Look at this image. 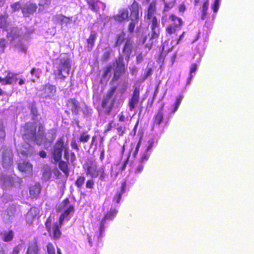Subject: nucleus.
<instances>
[{
    "label": "nucleus",
    "instance_id": "1",
    "mask_svg": "<svg viewBox=\"0 0 254 254\" xmlns=\"http://www.w3.org/2000/svg\"><path fill=\"white\" fill-rule=\"evenodd\" d=\"M59 211L62 212L59 218V224L56 223L53 227L52 230L50 227L52 221V217L50 216L46 222V227L49 233L52 231L54 237L58 238L60 237L61 233L60 231V227L62 225L64 221H67L71 218L74 211V207L71 205L68 198L65 199L58 206Z\"/></svg>",
    "mask_w": 254,
    "mask_h": 254
},
{
    "label": "nucleus",
    "instance_id": "2",
    "mask_svg": "<svg viewBox=\"0 0 254 254\" xmlns=\"http://www.w3.org/2000/svg\"><path fill=\"white\" fill-rule=\"evenodd\" d=\"M118 210L111 207L109 212L100 222L99 226L95 228L93 235L88 236V241L90 246L100 247L102 245V239L105 236V224L107 220H112L116 216Z\"/></svg>",
    "mask_w": 254,
    "mask_h": 254
},
{
    "label": "nucleus",
    "instance_id": "3",
    "mask_svg": "<svg viewBox=\"0 0 254 254\" xmlns=\"http://www.w3.org/2000/svg\"><path fill=\"white\" fill-rule=\"evenodd\" d=\"M155 11L156 2L153 1L149 4L147 13L148 19H151V29L152 33L150 37V43L146 44V47L149 49L151 48L153 43L158 39L160 34L159 22L156 17L154 16Z\"/></svg>",
    "mask_w": 254,
    "mask_h": 254
},
{
    "label": "nucleus",
    "instance_id": "4",
    "mask_svg": "<svg viewBox=\"0 0 254 254\" xmlns=\"http://www.w3.org/2000/svg\"><path fill=\"white\" fill-rule=\"evenodd\" d=\"M23 137L40 145L44 140V129L42 125L39 126L37 133H36V126L32 123H27L24 127Z\"/></svg>",
    "mask_w": 254,
    "mask_h": 254
},
{
    "label": "nucleus",
    "instance_id": "5",
    "mask_svg": "<svg viewBox=\"0 0 254 254\" xmlns=\"http://www.w3.org/2000/svg\"><path fill=\"white\" fill-rule=\"evenodd\" d=\"M55 73L61 79L64 78L69 74L71 64L67 55L61 54L54 63Z\"/></svg>",
    "mask_w": 254,
    "mask_h": 254
},
{
    "label": "nucleus",
    "instance_id": "6",
    "mask_svg": "<svg viewBox=\"0 0 254 254\" xmlns=\"http://www.w3.org/2000/svg\"><path fill=\"white\" fill-rule=\"evenodd\" d=\"M125 64H124V58L123 56H120L116 63L114 64V67L112 66H108L105 69L103 77L107 78L111 76V72L114 71L113 81H117L120 77L122 73L125 70Z\"/></svg>",
    "mask_w": 254,
    "mask_h": 254
},
{
    "label": "nucleus",
    "instance_id": "7",
    "mask_svg": "<svg viewBox=\"0 0 254 254\" xmlns=\"http://www.w3.org/2000/svg\"><path fill=\"white\" fill-rule=\"evenodd\" d=\"M115 91V88L111 89L103 99L102 102L103 108L107 109L108 111H110L114 107L119 108L123 102V100L121 97H113Z\"/></svg>",
    "mask_w": 254,
    "mask_h": 254
},
{
    "label": "nucleus",
    "instance_id": "8",
    "mask_svg": "<svg viewBox=\"0 0 254 254\" xmlns=\"http://www.w3.org/2000/svg\"><path fill=\"white\" fill-rule=\"evenodd\" d=\"M21 36V29L14 27H12L10 31H8L7 34V38L11 42L16 40L17 39H18V42L15 44V47L20 51L25 53L27 50V46L20 40Z\"/></svg>",
    "mask_w": 254,
    "mask_h": 254
},
{
    "label": "nucleus",
    "instance_id": "9",
    "mask_svg": "<svg viewBox=\"0 0 254 254\" xmlns=\"http://www.w3.org/2000/svg\"><path fill=\"white\" fill-rule=\"evenodd\" d=\"M153 139L149 140L148 142L147 146L144 147L141 150V157L139 160V162L134 170L135 174L140 173L143 170L144 166L142 163L148 160L151 154L150 150L153 146Z\"/></svg>",
    "mask_w": 254,
    "mask_h": 254
},
{
    "label": "nucleus",
    "instance_id": "10",
    "mask_svg": "<svg viewBox=\"0 0 254 254\" xmlns=\"http://www.w3.org/2000/svg\"><path fill=\"white\" fill-rule=\"evenodd\" d=\"M66 147L62 138H60L57 140L51 152L53 163L56 164L61 160L62 153L63 151H64Z\"/></svg>",
    "mask_w": 254,
    "mask_h": 254
},
{
    "label": "nucleus",
    "instance_id": "11",
    "mask_svg": "<svg viewBox=\"0 0 254 254\" xmlns=\"http://www.w3.org/2000/svg\"><path fill=\"white\" fill-rule=\"evenodd\" d=\"M4 189L11 186L18 187L21 182V180L15 175H7L3 174L0 178Z\"/></svg>",
    "mask_w": 254,
    "mask_h": 254
},
{
    "label": "nucleus",
    "instance_id": "12",
    "mask_svg": "<svg viewBox=\"0 0 254 254\" xmlns=\"http://www.w3.org/2000/svg\"><path fill=\"white\" fill-rule=\"evenodd\" d=\"M170 19L173 23L166 28L167 34L170 35L175 34L177 35L178 31L181 29L183 21L181 18L173 14L170 16Z\"/></svg>",
    "mask_w": 254,
    "mask_h": 254
},
{
    "label": "nucleus",
    "instance_id": "13",
    "mask_svg": "<svg viewBox=\"0 0 254 254\" xmlns=\"http://www.w3.org/2000/svg\"><path fill=\"white\" fill-rule=\"evenodd\" d=\"M98 168L95 160H91L84 165L86 175L91 178H97L98 176Z\"/></svg>",
    "mask_w": 254,
    "mask_h": 254
},
{
    "label": "nucleus",
    "instance_id": "14",
    "mask_svg": "<svg viewBox=\"0 0 254 254\" xmlns=\"http://www.w3.org/2000/svg\"><path fill=\"white\" fill-rule=\"evenodd\" d=\"M12 154L9 148L4 149L2 152V165L5 169L10 168L12 164Z\"/></svg>",
    "mask_w": 254,
    "mask_h": 254
},
{
    "label": "nucleus",
    "instance_id": "15",
    "mask_svg": "<svg viewBox=\"0 0 254 254\" xmlns=\"http://www.w3.org/2000/svg\"><path fill=\"white\" fill-rule=\"evenodd\" d=\"M18 153L22 156L30 157L33 154V149L28 143H26L21 146H18L17 148Z\"/></svg>",
    "mask_w": 254,
    "mask_h": 254
},
{
    "label": "nucleus",
    "instance_id": "16",
    "mask_svg": "<svg viewBox=\"0 0 254 254\" xmlns=\"http://www.w3.org/2000/svg\"><path fill=\"white\" fill-rule=\"evenodd\" d=\"M139 99V90L135 88L134 90L132 96L129 99L128 106L130 111H132L137 106Z\"/></svg>",
    "mask_w": 254,
    "mask_h": 254
},
{
    "label": "nucleus",
    "instance_id": "17",
    "mask_svg": "<svg viewBox=\"0 0 254 254\" xmlns=\"http://www.w3.org/2000/svg\"><path fill=\"white\" fill-rule=\"evenodd\" d=\"M18 168L20 172L25 174L26 176L31 175L32 174V165L29 162L24 161L19 163Z\"/></svg>",
    "mask_w": 254,
    "mask_h": 254
},
{
    "label": "nucleus",
    "instance_id": "18",
    "mask_svg": "<svg viewBox=\"0 0 254 254\" xmlns=\"http://www.w3.org/2000/svg\"><path fill=\"white\" fill-rule=\"evenodd\" d=\"M53 20L55 22L60 23L62 27L64 26L67 27L72 22V20L70 18L65 17L63 15L55 16L53 18Z\"/></svg>",
    "mask_w": 254,
    "mask_h": 254
},
{
    "label": "nucleus",
    "instance_id": "19",
    "mask_svg": "<svg viewBox=\"0 0 254 254\" xmlns=\"http://www.w3.org/2000/svg\"><path fill=\"white\" fill-rule=\"evenodd\" d=\"M37 6L35 4L27 3L22 8V11L24 16H29L33 14L36 10Z\"/></svg>",
    "mask_w": 254,
    "mask_h": 254
},
{
    "label": "nucleus",
    "instance_id": "20",
    "mask_svg": "<svg viewBox=\"0 0 254 254\" xmlns=\"http://www.w3.org/2000/svg\"><path fill=\"white\" fill-rule=\"evenodd\" d=\"M133 48V42L130 40H127L126 42L123 49V53L126 56V59L127 61L129 60V57L132 53Z\"/></svg>",
    "mask_w": 254,
    "mask_h": 254
},
{
    "label": "nucleus",
    "instance_id": "21",
    "mask_svg": "<svg viewBox=\"0 0 254 254\" xmlns=\"http://www.w3.org/2000/svg\"><path fill=\"white\" fill-rule=\"evenodd\" d=\"M39 210L36 207L31 208L27 212L26 216V220L29 224H31L36 217L39 214Z\"/></svg>",
    "mask_w": 254,
    "mask_h": 254
},
{
    "label": "nucleus",
    "instance_id": "22",
    "mask_svg": "<svg viewBox=\"0 0 254 254\" xmlns=\"http://www.w3.org/2000/svg\"><path fill=\"white\" fill-rule=\"evenodd\" d=\"M185 32H184L182 33L181 35H180L177 39V40H172L171 44L172 45L171 48L170 49L169 48L167 47V45L168 44L167 41H165L164 42L162 43V47L163 50H166V51H169L170 50H172V49L176 46L177 45H178L180 42L184 38V35H185Z\"/></svg>",
    "mask_w": 254,
    "mask_h": 254
},
{
    "label": "nucleus",
    "instance_id": "23",
    "mask_svg": "<svg viewBox=\"0 0 254 254\" xmlns=\"http://www.w3.org/2000/svg\"><path fill=\"white\" fill-rule=\"evenodd\" d=\"M128 17V12L126 9H121L119 13L114 16V19L119 22H122L127 19Z\"/></svg>",
    "mask_w": 254,
    "mask_h": 254
},
{
    "label": "nucleus",
    "instance_id": "24",
    "mask_svg": "<svg viewBox=\"0 0 254 254\" xmlns=\"http://www.w3.org/2000/svg\"><path fill=\"white\" fill-rule=\"evenodd\" d=\"M56 91V87L51 85H46L44 90L43 96L45 97L52 98Z\"/></svg>",
    "mask_w": 254,
    "mask_h": 254
},
{
    "label": "nucleus",
    "instance_id": "25",
    "mask_svg": "<svg viewBox=\"0 0 254 254\" xmlns=\"http://www.w3.org/2000/svg\"><path fill=\"white\" fill-rule=\"evenodd\" d=\"M97 38V33L95 31H91L90 33V36L89 38L87 39V49L88 51H91L94 45L95 40Z\"/></svg>",
    "mask_w": 254,
    "mask_h": 254
},
{
    "label": "nucleus",
    "instance_id": "26",
    "mask_svg": "<svg viewBox=\"0 0 254 254\" xmlns=\"http://www.w3.org/2000/svg\"><path fill=\"white\" fill-rule=\"evenodd\" d=\"M17 80L16 75L11 72H8L5 77L3 78L2 85L12 84Z\"/></svg>",
    "mask_w": 254,
    "mask_h": 254
},
{
    "label": "nucleus",
    "instance_id": "27",
    "mask_svg": "<svg viewBox=\"0 0 254 254\" xmlns=\"http://www.w3.org/2000/svg\"><path fill=\"white\" fill-rule=\"evenodd\" d=\"M6 15L0 14V28L4 31H8L9 27V22H8Z\"/></svg>",
    "mask_w": 254,
    "mask_h": 254
},
{
    "label": "nucleus",
    "instance_id": "28",
    "mask_svg": "<svg viewBox=\"0 0 254 254\" xmlns=\"http://www.w3.org/2000/svg\"><path fill=\"white\" fill-rule=\"evenodd\" d=\"M126 183L124 182L122 183V186L120 191H118L116 195L114 197L113 202L118 203L121 198L122 194L126 191Z\"/></svg>",
    "mask_w": 254,
    "mask_h": 254
},
{
    "label": "nucleus",
    "instance_id": "29",
    "mask_svg": "<svg viewBox=\"0 0 254 254\" xmlns=\"http://www.w3.org/2000/svg\"><path fill=\"white\" fill-rule=\"evenodd\" d=\"M98 176L99 180L101 181L106 182L108 181L109 176L107 173L105 172V167L102 165L98 168Z\"/></svg>",
    "mask_w": 254,
    "mask_h": 254
},
{
    "label": "nucleus",
    "instance_id": "30",
    "mask_svg": "<svg viewBox=\"0 0 254 254\" xmlns=\"http://www.w3.org/2000/svg\"><path fill=\"white\" fill-rule=\"evenodd\" d=\"M41 190L40 185L39 184H36L34 186L30 188V195L32 197H37L40 193Z\"/></svg>",
    "mask_w": 254,
    "mask_h": 254
},
{
    "label": "nucleus",
    "instance_id": "31",
    "mask_svg": "<svg viewBox=\"0 0 254 254\" xmlns=\"http://www.w3.org/2000/svg\"><path fill=\"white\" fill-rule=\"evenodd\" d=\"M13 232L12 230L5 231L1 234V239L4 242L11 241L13 237Z\"/></svg>",
    "mask_w": 254,
    "mask_h": 254
},
{
    "label": "nucleus",
    "instance_id": "32",
    "mask_svg": "<svg viewBox=\"0 0 254 254\" xmlns=\"http://www.w3.org/2000/svg\"><path fill=\"white\" fill-rule=\"evenodd\" d=\"M105 8V4L102 2L96 0L93 6H92L91 9L95 12L100 10H104Z\"/></svg>",
    "mask_w": 254,
    "mask_h": 254
},
{
    "label": "nucleus",
    "instance_id": "33",
    "mask_svg": "<svg viewBox=\"0 0 254 254\" xmlns=\"http://www.w3.org/2000/svg\"><path fill=\"white\" fill-rule=\"evenodd\" d=\"M183 96L182 95H179L177 97L176 102L171 109V113L173 114L177 111L183 100Z\"/></svg>",
    "mask_w": 254,
    "mask_h": 254
},
{
    "label": "nucleus",
    "instance_id": "34",
    "mask_svg": "<svg viewBox=\"0 0 254 254\" xmlns=\"http://www.w3.org/2000/svg\"><path fill=\"white\" fill-rule=\"evenodd\" d=\"M209 6V0H205L203 3L202 6L201 7V19L202 20H204L207 14V10L208 9Z\"/></svg>",
    "mask_w": 254,
    "mask_h": 254
},
{
    "label": "nucleus",
    "instance_id": "35",
    "mask_svg": "<svg viewBox=\"0 0 254 254\" xmlns=\"http://www.w3.org/2000/svg\"><path fill=\"white\" fill-rule=\"evenodd\" d=\"M59 167L66 176L68 175L69 169L67 162L60 160L59 161Z\"/></svg>",
    "mask_w": 254,
    "mask_h": 254
},
{
    "label": "nucleus",
    "instance_id": "36",
    "mask_svg": "<svg viewBox=\"0 0 254 254\" xmlns=\"http://www.w3.org/2000/svg\"><path fill=\"white\" fill-rule=\"evenodd\" d=\"M148 1H149V0H147ZM164 4V11H168L170 9H171L173 7V6L175 5V0H170L169 1H166L165 0H161Z\"/></svg>",
    "mask_w": 254,
    "mask_h": 254
},
{
    "label": "nucleus",
    "instance_id": "37",
    "mask_svg": "<svg viewBox=\"0 0 254 254\" xmlns=\"http://www.w3.org/2000/svg\"><path fill=\"white\" fill-rule=\"evenodd\" d=\"M131 16L135 19H137L138 18L139 15V8L137 4H133L131 7Z\"/></svg>",
    "mask_w": 254,
    "mask_h": 254
},
{
    "label": "nucleus",
    "instance_id": "38",
    "mask_svg": "<svg viewBox=\"0 0 254 254\" xmlns=\"http://www.w3.org/2000/svg\"><path fill=\"white\" fill-rule=\"evenodd\" d=\"M162 109L163 107L158 111L157 114L156 115L154 119V125H159L162 122L163 119Z\"/></svg>",
    "mask_w": 254,
    "mask_h": 254
},
{
    "label": "nucleus",
    "instance_id": "39",
    "mask_svg": "<svg viewBox=\"0 0 254 254\" xmlns=\"http://www.w3.org/2000/svg\"><path fill=\"white\" fill-rule=\"evenodd\" d=\"M69 107L73 113L76 114H77L79 107L78 102L75 100H72L69 103Z\"/></svg>",
    "mask_w": 254,
    "mask_h": 254
},
{
    "label": "nucleus",
    "instance_id": "40",
    "mask_svg": "<svg viewBox=\"0 0 254 254\" xmlns=\"http://www.w3.org/2000/svg\"><path fill=\"white\" fill-rule=\"evenodd\" d=\"M38 249L35 244L30 246L28 249L27 254H38Z\"/></svg>",
    "mask_w": 254,
    "mask_h": 254
},
{
    "label": "nucleus",
    "instance_id": "41",
    "mask_svg": "<svg viewBox=\"0 0 254 254\" xmlns=\"http://www.w3.org/2000/svg\"><path fill=\"white\" fill-rule=\"evenodd\" d=\"M221 0H214L211 5V8L215 13H216L219 8Z\"/></svg>",
    "mask_w": 254,
    "mask_h": 254
},
{
    "label": "nucleus",
    "instance_id": "42",
    "mask_svg": "<svg viewBox=\"0 0 254 254\" xmlns=\"http://www.w3.org/2000/svg\"><path fill=\"white\" fill-rule=\"evenodd\" d=\"M125 34L124 33H122L120 35L118 36L117 40V42L116 45L117 46H120L122 45L125 41Z\"/></svg>",
    "mask_w": 254,
    "mask_h": 254
},
{
    "label": "nucleus",
    "instance_id": "43",
    "mask_svg": "<svg viewBox=\"0 0 254 254\" xmlns=\"http://www.w3.org/2000/svg\"><path fill=\"white\" fill-rule=\"evenodd\" d=\"M141 138H140L138 142H137L136 145L135 146L134 149H133V148H132V149L130 151V153L132 152V155L134 157H136V156L138 153V151L139 150V147L140 145V143H141Z\"/></svg>",
    "mask_w": 254,
    "mask_h": 254
},
{
    "label": "nucleus",
    "instance_id": "44",
    "mask_svg": "<svg viewBox=\"0 0 254 254\" xmlns=\"http://www.w3.org/2000/svg\"><path fill=\"white\" fill-rule=\"evenodd\" d=\"M47 249L48 254H55V249L52 244L49 243L47 246Z\"/></svg>",
    "mask_w": 254,
    "mask_h": 254
},
{
    "label": "nucleus",
    "instance_id": "45",
    "mask_svg": "<svg viewBox=\"0 0 254 254\" xmlns=\"http://www.w3.org/2000/svg\"><path fill=\"white\" fill-rule=\"evenodd\" d=\"M198 66V64H193L191 65L190 70V74L195 75V72L197 69V67Z\"/></svg>",
    "mask_w": 254,
    "mask_h": 254
},
{
    "label": "nucleus",
    "instance_id": "46",
    "mask_svg": "<svg viewBox=\"0 0 254 254\" xmlns=\"http://www.w3.org/2000/svg\"><path fill=\"white\" fill-rule=\"evenodd\" d=\"M6 41L4 38H0V52H3L6 47Z\"/></svg>",
    "mask_w": 254,
    "mask_h": 254
},
{
    "label": "nucleus",
    "instance_id": "47",
    "mask_svg": "<svg viewBox=\"0 0 254 254\" xmlns=\"http://www.w3.org/2000/svg\"><path fill=\"white\" fill-rule=\"evenodd\" d=\"M85 181V178L83 176H80L76 181L75 184L77 187L79 188L83 184Z\"/></svg>",
    "mask_w": 254,
    "mask_h": 254
},
{
    "label": "nucleus",
    "instance_id": "48",
    "mask_svg": "<svg viewBox=\"0 0 254 254\" xmlns=\"http://www.w3.org/2000/svg\"><path fill=\"white\" fill-rule=\"evenodd\" d=\"M89 136L86 133L83 132L80 135V140L81 142H86L89 139Z\"/></svg>",
    "mask_w": 254,
    "mask_h": 254
},
{
    "label": "nucleus",
    "instance_id": "49",
    "mask_svg": "<svg viewBox=\"0 0 254 254\" xmlns=\"http://www.w3.org/2000/svg\"><path fill=\"white\" fill-rule=\"evenodd\" d=\"M41 72V70L39 69H36L34 68H33L31 71V74L32 75H35L37 78H39Z\"/></svg>",
    "mask_w": 254,
    "mask_h": 254
},
{
    "label": "nucleus",
    "instance_id": "50",
    "mask_svg": "<svg viewBox=\"0 0 254 254\" xmlns=\"http://www.w3.org/2000/svg\"><path fill=\"white\" fill-rule=\"evenodd\" d=\"M24 248L23 245L20 244L15 247L13 250V254H18L19 251Z\"/></svg>",
    "mask_w": 254,
    "mask_h": 254
},
{
    "label": "nucleus",
    "instance_id": "51",
    "mask_svg": "<svg viewBox=\"0 0 254 254\" xmlns=\"http://www.w3.org/2000/svg\"><path fill=\"white\" fill-rule=\"evenodd\" d=\"M94 185V181L92 179L89 180L86 183V187L88 189H92Z\"/></svg>",
    "mask_w": 254,
    "mask_h": 254
},
{
    "label": "nucleus",
    "instance_id": "52",
    "mask_svg": "<svg viewBox=\"0 0 254 254\" xmlns=\"http://www.w3.org/2000/svg\"><path fill=\"white\" fill-rule=\"evenodd\" d=\"M64 157L67 162L69 160V158L70 157V154H69L68 150L66 147L64 151Z\"/></svg>",
    "mask_w": 254,
    "mask_h": 254
},
{
    "label": "nucleus",
    "instance_id": "53",
    "mask_svg": "<svg viewBox=\"0 0 254 254\" xmlns=\"http://www.w3.org/2000/svg\"><path fill=\"white\" fill-rule=\"evenodd\" d=\"M11 8L13 11H16L21 8V6L19 3L17 2L14 3L11 5Z\"/></svg>",
    "mask_w": 254,
    "mask_h": 254
},
{
    "label": "nucleus",
    "instance_id": "54",
    "mask_svg": "<svg viewBox=\"0 0 254 254\" xmlns=\"http://www.w3.org/2000/svg\"><path fill=\"white\" fill-rule=\"evenodd\" d=\"M117 130L120 135H123L125 132V128L122 126H120L117 128Z\"/></svg>",
    "mask_w": 254,
    "mask_h": 254
},
{
    "label": "nucleus",
    "instance_id": "55",
    "mask_svg": "<svg viewBox=\"0 0 254 254\" xmlns=\"http://www.w3.org/2000/svg\"><path fill=\"white\" fill-rule=\"evenodd\" d=\"M51 174L50 172L45 171L43 173V177L45 180H47L50 178Z\"/></svg>",
    "mask_w": 254,
    "mask_h": 254
},
{
    "label": "nucleus",
    "instance_id": "56",
    "mask_svg": "<svg viewBox=\"0 0 254 254\" xmlns=\"http://www.w3.org/2000/svg\"><path fill=\"white\" fill-rule=\"evenodd\" d=\"M50 2V0H40L39 5H48Z\"/></svg>",
    "mask_w": 254,
    "mask_h": 254
},
{
    "label": "nucleus",
    "instance_id": "57",
    "mask_svg": "<svg viewBox=\"0 0 254 254\" xmlns=\"http://www.w3.org/2000/svg\"><path fill=\"white\" fill-rule=\"evenodd\" d=\"M135 27V23L132 20L131 22L129 23L128 30L130 32H132Z\"/></svg>",
    "mask_w": 254,
    "mask_h": 254
},
{
    "label": "nucleus",
    "instance_id": "58",
    "mask_svg": "<svg viewBox=\"0 0 254 254\" xmlns=\"http://www.w3.org/2000/svg\"><path fill=\"white\" fill-rule=\"evenodd\" d=\"M97 0H86V2L89 5V8H92V6H93Z\"/></svg>",
    "mask_w": 254,
    "mask_h": 254
},
{
    "label": "nucleus",
    "instance_id": "59",
    "mask_svg": "<svg viewBox=\"0 0 254 254\" xmlns=\"http://www.w3.org/2000/svg\"><path fill=\"white\" fill-rule=\"evenodd\" d=\"M5 136V132L3 129L2 125H0V137L3 138Z\"/></svg>",
    "mask_w": 254,
    "mask_h": 254
},
{
    "label": "nucleus",
    "instance_id": "60",
    "mask_svg": "<svg viewBox=\"0 0 254 254\" xmlns=\"http://www.w3.org/2000/svg\"><path fill=\"white\" fill-rule=\"evenodd\" d=\"M186 10L185 6L184 4H181L179 6V11L180 12H184Z\"/></svg>",
    "mask_w": 254,
    "mask_h": 254
},
{
    "label": "nucleus",
    "instance_id": "61",
    "mask_svg": "<svg viewBox=\"0 0 254 254\" xmlns=\"http://www.w3.org/2000/svg\"><path fill=\"white\" fill-rule=\"evenodd\" d=\"M75 159H76V157H75V154L73 152H71L70 153V157L69 158V160L71 162H74L75 160Z\"/></svg>",
    "mask_w": 254,
    "mask_h": 254
},
{
    "label": "nucleus",
    "instance_id": "62",
    "mask_svg": "<svg viewBox=\"0 0 254 254\" xmlns=\"http://www.w3.org/2000/svg\"><path fill=\"white\" fill-rule=\"evenodd\" d=\"M7 197H8V200H6L5 201H4V202L6 203L7 202H8L9 200H11L12 199V196H9L7 194H4L2 196V199H5L7 198Z\"/></svg>",
    "mask_w": 254,
    "mask_h": 254
},
{
    "label": "nucleus",
    "instance_id": "63",
    "mask_svg": "<svg viewBox=\"0 0 254 254\" xmlns=\"http://www.w3.org/2000/svg\"><path fill=\"white\" fill-rule=\"evenodd\" d=\"M109 56H110L109 52L107 51V52H105L103 55V60H107L108 59Z\"/></svg>",
    "mask_w": 254,
    "mask_h": 254
},
{
    "label": "nucleus",
    "instance_id": "64",
    "mask_svg": "<svg viewBox=\"0 0 254 254\" xmlns=\"http://www.w3.org/2000/svg\"><path fill=\"white\" fill-rule=\"evenodd\" d=\"M143 58L141 54H139L136 57V62L137 63H140L142 62Z\"/></svg>",
    "mask_w": 254,
    "mask_h": 254
}]
</instances>
